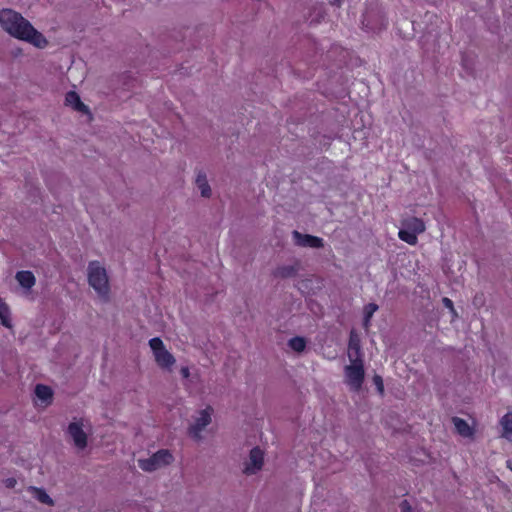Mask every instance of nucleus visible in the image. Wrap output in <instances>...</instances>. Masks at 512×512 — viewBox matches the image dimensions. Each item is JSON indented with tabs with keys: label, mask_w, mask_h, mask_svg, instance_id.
<instances>
[{
	"label": "nucleus",
	"mask_w": 512,
	"mask_h": 512,
	"mask_svg": "<svg viewBox=\"0 0 512 512\" xmlns=\"http://www.w3.org/2000/svg\"><path fill=\"white\" fill-rule=\"evenodd\" d=\"M15 484H16V480H15V479H13V478H8V479L6 480V486H7L8 488H13V487L15 486Z\"/></svg>",
	"instance_id": "30"
},
{
	"label": "nucleus",
	"mask_w": 512,
	"mask_h": 512,
	"mask_svg": "<svg viewBox=\"0 0 512 512\" xmlns=\"http://www.w3.org/2000/svg\"><path fill=\"white\" fill-rule=\"evenodd\" d=\"M65 104L78 112L89 113V108L81 101L80 96L75 91H69L66 94Z\"/></svg>",
	"instance_id": "11"
},
{
	"label": "nucleus",
	"mask_w": 512,
	"mask_h": 512,
	"mask_svg": "<svg viewBox=\"0 0 512 512\" xmlns=\"http://www.w3.org/2000/svg\"><path fill=\"white\" fill-rule=\"evenodd\" d=\"M212 408L207 407L206 409H203L200 412L199 417L195 420V423L192 424L189 429V435L195 439L199 440L201 438V432L205 429L206 426H208L211 422V414H212Z\"/></svg>",
	"instance_id": "6"
},
{
	"label": "nucleus",
	"mask_w": 512,
	"mask_h": 512,
	"mask_svg": "<svg viewBox=\"0 0 512 512\" xmlns=\"http://www.w3.org/2000/svg\"><path fill=\"white\" fill-rule=\"evenodd\" d=\"M347 355L350 362L364 361L361 339L359 334L354 329L350 331Z\"/></svg>",
	"instance_id": "7"
},
{
	"label": "nucleus",
	"mask_w": 512,
	"mask_h": 512,
	"mask_svg": "<svg viewBox=\"0 0 512 512\" xmlns=\"http://www.w3.org/2000/svg\"><path fill=\"white\" fill-rule=\"evenodd\" d=\"M264 462V453L259 447L251 449L249 454V462L246 463L243 472L247 475L255 474L259 471Z\"/></svg>",
	"instance_id": "8"
},
{
	"label": "nucleus",
	"mask_w": 512,
	"mask_h": 512,
	"mask_svg": "<svg viewBox=\"0 0 512 512\" xmlns=\"http://www.w3.org/2000/svg\"><path fill=\"white\" fill-rule=\"evenodd\" d=\"M174 460L172 453L167 449H160L146 459H139V467L146 472H153L170 465Z\"/></svg>",
	"instance_id": "3"
},
{
	"label": "nucleus",
	"mask_w": 512,
	"mask_h": 512,
	"mask_svg": "<svg viewBox=\"0 0 512 512\" xmlns=\"http://www.w3.org/2000/svg\"><path fill=\"white\" fill-rule=\"evenodd\" d=\"M33 494H34V497L40 503H43V504H46L49 506L54 505L53 499L46 493V491L44 489L33 487Z\"/></svg>",
	"instance_id": "24"
},
{
	"label": "nucleus",
	"mask_w": 512,
	"mask_h": 512,
	"mask_svg": "<svg viewBox=\"0 0 512 512\" xmlns=\"http://www.w3.org/2000/svg\"><path fill=\"white\" fill-rule=\"evenodd\" d=\"M35 395L43 402H49L52 400L53 392L49 386L37 384L35 387Z\"/></svg>",
	"instance_id": "18"
},
{
	"label": "nucleus",
	"mask_w": 512,
	"mask_h": 512,
	"mask_svg": "<svg viewBox=\"0 0 512 512\" xmlns=\"http://www.w3.org/2000/svg\"><path fill=\"white\" fill-rule=\"evenodd\" d=\"M15 278L25 289H31L36 283L34 274L28 270L18 271Z\"/></svg>",
	"instance_id": "14"
},
{
	"label": "nucleus",
	"mask_w": 512,
	"mask_h": 512,
	"mask_svg": "<svg viewBox=\"0 0 512 512\" xmlns=\"http://www.w3.org/2000/svg\"><path fill=\"white\" fill-rule=\"evenodd\" d=\"M477 300H478V298H477V297H475V298H474V304H476V303H477Z\"/></svg>",
	"instance_id": "34"
},
{
	"label": "nucleus",
	"mask_w": 512,
	"mask_h": 512,
	"mask_svg": "<svg viewBox=\"0 0 512 512\" xmlns=\"http://www.w3.org/2000/svg\"><path fill=\"white\" fill-rule=\"evenodd\" d=\"M402 226L407 230L419 235L426 229L425 223L418 217H409L402 221Z\"/></svg>",
	"instance_id": "12"
},
{
	"label": "nucleus",
	"mask_w": 512,
	"mask_h": 512,
	"mask_svg": "<svg viewBox=\"0 0 512 512\" xmlns=\"http://www.w3.org/2000/svg\"><path fill=\"white\" fill-rule=\"evenodd\" d=\"M196 184H197L198 188L200 189L201 195L203 197H210V195H211V188H210V186L208 184V181H207L205 173L199 172L197 174Z\"/></svg>",
	"instance_id": "17"
},
{
	"label": "nucleus",
	"mask_w": 512,
	"mask_h": 512,
	"mask_svg": "<svg viewBox=\"0 0 512 512\" xmlns=\"http://www.w3.org/2000/svg\"><path fill=\"white\" fill-rule=\"evenodd\" d=\"M89 285L97 292L104 301L109 299V283L107 273L104 267L97 261H92L88 266Z\"/></svg>",
	"instance_id": "2"
},
{
	"label": "nucleus",
	"mask_w": 512,
	"mask_h": 512,
	"mask_svg": "<svg viewBox=\"0 0 512 512\" xmlns=\"http://www.w3.org/2000/svg\"><path fill=\"white\" fill-rule=\"evenodd\" d=\"M442 302L446 308H448L454 315H456V310L454 308L453 301L447 297L442 299Z\"/></svg>",
	"instance_id": "27"
},
{
	"label": "nucleus",
	"mask_w": 512,
	"mask_h": 512,
	"mask_svg": "<svg viewBox=\"0 0 512 512\" xmlns=\"http://www.w3.org/2000/svg\"><path fill=\"white\" fill-rule=\"evenodd\" d=\"M296 273H297V268L293 265H288V266L278 267L275 270L274 275H275V277H279V278H290V277L295 276Z\"/></svg>",
	"instance_id": "21"
},
{
	"label": "nucleus",
	"mask_w": 512,
	"mask_h": 512,
	"mask_svg": "<svg viewBox=\"0 0 512 512\" xmlns=\"http://www.w3.org/2000/svg\"><path fill=\"white\" fill-rule=\"evenodd\" d=\"M288 346L291 350L300 353L306 348V340L304 337L295 336L288 341Z\"/></svg>",
	"instance_id": "23"
},
{
	"label": "nucleus",
	"mask_w": 512,
	"mask_h": 512,
	"mask_svg": "<svg viewBox=\"0 0 512 512\" xmlns=\"http://www.w3.org/2000/svg\"><path fill=\"white\" fill-rule=\"evenodd\" d=\"M68 433L73 439L74 445L78 449H84L87 446V435L84 432L82 425L80 423H70L68 426Z\"/></svg>",
	"instance_id": "9"
},
{
	"label": "nucleus",
	"mask_w": 512,
	"mask_h": 512,
	"mask_svg": "<svg viewBox=\"0 0 512 512\" xmlns=\"http://www.w3.org/2000/svg\"><path fill=\"white\" fill-rule=\"evenodd\" d=\"M344 0H329V3L332 5V6H335V7H341V5L343 4Z\"/></svg>",
	"instance_id": "31"
},
{
	"label": "nucleus",
	"mask_w": 512,
	"mask_h": 512,
	"mask_svg": "<svg viewBox=\"0 0 512 512\" xmlns=\"http://www.w3.org/2000/svg\"><path fill=\"white\" fill-rule=\"evenodd\" d=\"M378 305L375 303H369L364 307L363 326L368 329L373 314L378 310Z\"/></svg>",
	"instance_id": "22"
},
{
	"label": "nucleus",
	"mask_w": 512,
	"mask_h": 512,
	"mask_svg": "<svg viewBox=\"0 0 512 512\" xmlns=\"http://www.w3.org/2000/svg\"><path fill=\"white\" fill-rule=\"evenodd\" d=\"M157 365L162 369H170L174 363V356L165 348L154 355Z\"/></svg>",
	"instance_id": "13"
},
{
	"label": "nucleus",
	"mask_w": 512,
	"mask_h": 512,
	"mask_svg": "<svg viewBox=\"0 0 512 512\" xmlns=\"http://www.w3.org/2000/svg\"><path fill=\"white\" fill-rule=\"evenodd\" d=\"M373 383L376 386V389L380 395L384 394V384L383 379L380 375H374Z\"/></svg>",
	"instance_id": "26"
},
{
	"label": "nucleus",
	"mask_w": 512,
	"mask_h": 512,
	"mask_svg": "<svg viewBox=\"0 0 512 512\" xmlns=\"http://www.w3.org/2000/svg\"><path fill=\"white\" fill-rule=\"evenodd\" d=\"M452 422L459 435L463 437H471L473 435V429L464 419L459 417H453Z\"/></svg>",
	"instance_id": "15"
},
{
	"label": "nucleus",
	"mask_w": 512,
	"mask_h": 512,
	"mask_svg": "<svg viewBox=\"0 0 512 512\" xmlns=\"http://www.w3.org/2000/svg\"><path fill=\"white\" fill-rule=\"evenodd\" d=\"M418 235L414 232L407 230L406 228H402L398 232V237L400 240L406 242L409 245H416L418 242Z\"/></svg>",
	"instance_id": "20"
},
{
	"label": "nucleus",
	"mask_w": 512,
	"mask_h": 512,
	"mask_svg": "<svg viewBox=\"0 0 512 512\" xmlns=\"http://www.w3.org/2000/svg\"><path fill=\"white\" fill-rule=\"evenodd\" d=\"M367 17H368V14H365V15L363 16V20H362L363 25H365L366 27H368V26H369V24H368V22H367V21H368V20H367Z\"/></svg>",
	"instance_id": "32"
},
{
	"label": "nucleus",
	"mask_w": 512,
	"mask_h": 512,
	"mask_svg": "<svg viewBox=\"0 0 512 512\" xmlns=\"http://www.w3.org/2000/svg\"><path fill=\"white\" fill-rule=\"evenodd\" d=\"M500 426L502 428L501 436L504 438H511L512 436V412L506 413L500 419Z\"/></svg>",
	"instance_id": "16"
},
{
	"label": "nucleus",
	"mask_w": 512,
	"mask_h": 512,
	"mask_svg": "<svg viewBox=\"0 0 512 512\" xmlns=\"http://www.w3.org/2000/svg\"><path fill=\"white\" fill-rule=\"evenodd\" d=\"M295 245L300 247L320 248V237L302 234L297 230L292 233Z\"/></svg>",
	"instance_id": "10"
},
{
	"label": "nucleus",
	"mask_w": 512,
	"mask_h": 512,
	"mask_svg": "<svg viewBox=\"0 0 512 512\" xmlns=\"http://www.w3.org/2000/svg\"><path fill=\"white\" fill-rule=\"evenodd\" d=\"M345 383L351 391L358 392L364 382V361L350 362L344 369Z\"/></svg>",
	"instance_id": "4"
},
{
	"label": "nucleus",
	"mask_w": 512,
	"mask_h": 512,
	"mask_svg": "<svg viewBox=\"0 0 512 512\" xmlns=\"http://www.w3.org/2000/svg\"><path fill=\"white\" fill-rule=\"evenodd\" d=\"M149 346H150L151 350L153 351L154 355L165 349L164 343L161 340V338H159V337H154V338L150 339Z\"/></svg>",
	"instance_id": "25"
},
{
	"label": "nucleus",
	"mask_w": 512,
	"mask_h": 512,
	"mask_svg": "<svg viewBox=\"0 0 512 512\" xmlns=\"http://www.w3.org/2000/svg\"><path fill=\"white\" fill-rule=\"evenodd\" d=\"M326 58L332 60L333 65L340 69L356 65L359 61V58L355 57V63H353V52L340 45H333L327 52Z\"/></svg>",
	"instance_id": "5"
},
{
	"label": "nucleus",
	"mask_w": 512,
	"mask_h": 512,
	"mask_svg": "<svg viewBox=\"0 0 512 512\" xmlns=\"http://www.w3.org/2000/svg\"><path fill=\"white\" fill-rule=\"evenodd\" d=\"M507 466L512 470V461H507Z\"/></svg>",
	"instance_id": "33"
},
{
	"label": "nucleus",
	"mask_w": 512,
	"mask_h": 512,
	"mask_svg": "<svg viewBox=\"0 0 512 512\" xmlns=\"http://www.w3.org/2000/svg\"><path fill=\"white\" fill-rule=\"evenodd\" d=\"M181 375L183 378H188L190 375L189 368L188 367H182L180 370Z\"/></svg>",
	"instance_id": "29"
},
{
	"label": "nucleus",
	"mask_w": 512,
	"mask_h": 512,
	"mask_svg": "<svg viewBox=\"0 0 512 512\" xmlns=\"http://www.w3.org/2000/svg\"><path fill=\"white\" fill-rule=\"evenodd\" d=\"M0 25L11 36L29 42L38 48H44L47 44L45 37L14 10L2 9L0 11Z\"/></svg>",
	"instance_id": "1"
},
{
	"label": "nucleus",
	"mask_w": 512,
	"mask_h": 512,
	"mask_svg": "<svg viewBox=\"0 0 512 512\" xmlns=\"http://www.w3.org/2000/svg\"><path fill=\"white\" fill-rule=\"evenodd\" d=\"M0 323L7 328L12 327L9 306L1 298H0Z\"/></svg>",
	"instance_id": "19"
},
{
	"label": "nucleus",
	"mask_w": 512,
	"mask_h": 512,
	"mask_svg": "<svg viewBox=\"0 0 512 512\" xmlns=\"http://www.w3.org/2000/svg\"><path fill=\"white\" fill-rule=\"evenodd\" d=\"M400 512H413V509L407 500H403L400 503Z\"/></svg>",
	"instance_id": "28"
}]
</instances>
